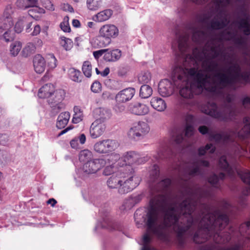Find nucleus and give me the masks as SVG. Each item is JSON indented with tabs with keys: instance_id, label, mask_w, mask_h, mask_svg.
<instances>
[{
	"instance_id": "obj_13",
	"label": "nucleus",
	"mask_w": 250,
	"mask_h": 250,
	"mask_svg": "<svg viewBox=\"0 0 250 250\" xmlns=\"http://www.w3.org/2000/svg\"><path fill=\"white\" fill-rule=\"evenodd\" d=\"M106 126L103 121L96 120L90 127V135L92 138L97 139L101 136L105 132Z\"/></svg>"
},
{
	"instance_id": "obj_2",
	"label": "nucleus",
	"mask_w": 250,
	"mask_h": 250,
	"mask_svg": "<svg viewBox=\"0 0 250 250\" xmlns=\"http://www.w3.org/2000/svg\"><path fill=\"white\" fill-rule=\"evenodd\" d=\"M171 183L169 178H166L157 183L151 189L152 195L149 202V208L146 222V233L143 238L142 250H154L149 245L151 240L150 235L159 239H165L172 228L178 245L182 247L187 237L191 236L193 230L198 228L193 237L195 243L200 244L207 241L213 236V240L218 244H225L230 240L229 232L220 234L218 231L224 229L229 223L228 216L218 211L211 213L206 205H201L202 210L194 219L191 214L195 207L200 203V199L207 196V193L200 189L195 192L185 183L183 189L176 195L173 204L168 208L166 207L165 196L161 193L167 190Z\"/></svg>"
},
{
	"instance_id": "obj_40",
	"label": "nucleus",
	"mask_w": 250,
	"mask_h": 250,
	"mask_svg": "<svg viewBox=\"0 0 250 250\" xmlns=\"http://www.w3.org/2000/svg\"><path fill=\"white\" fill-rule=\"evenodd\" d=\"M82 70L83 74L87 78L91 76L92 65L88 61H85L83 65Z\"/></svg>"
},
{
	"instance_id": "obj_15",
	"label": "nucleus",
	"mask_w": 250,
	"mask_h": 250,
	"mask_svg": "<svg viewBox=\"0 0 250 250\" xmlns=\"http://www.w3.org/2000/svg\"><path fill=\"white\" fill-rule=\"evenodd\" d=\"M99 35L108 39H114L119 35L118 28L114 24H106L103 25L99 30Z\"/></svg>"
},
{
	"instance_id": "obj_51",
	"label": "nucleus",
	"mask_w": 250,
	"mask_h": 250,
	"mask_svg": "<svg viewBox=\"0 0 250 250\" xmlns=\"http://www.w3.org/2000/svg\"><path fill=\"white\" fill-rule=\"evenodd\" d=\"M122 157L117 153H112L109 156L108 160L114 163L118 162V163L120 162Z\"/></svg>"
},
{
	"instance_id": "obj_18",
	"label": "nucleus",
	"mask_w": 250,
	"mask_h": 250,
	"mask_svg": "<svg viewBox=\"0 0 250 250\" xmlns=\"http://www.w3.org/2000/svg\"><path fill=\"white\" fill-rule=\"evenodd\" d=\"M229 156L223 155L219 160V166L223 170L226 171L229 175L232 176L235 172L231 166V162L229 160Z\"/></svg>"
},
{
	"instance_id": "obj_17",
	"label": "nucleus",
	"mask_w": 250,
	"mask_h": 250,
	"mask_svg": "<svg viewBox=\"0 0 250 250\" xmlns=\"http://www.w3.org/2000/svg\"><path fill=\"white\" fill-rule=\"evenodd\" d=\"M134 88H127L119 92L116 96L115 99L117 103H125L131 100L134 95Z\"/></svg>"
},
{
	"instance_id": "obj_62",
	"label": "nucleus",
	"mask_w": 250,
	"mask_h": 250,
	"mask_svg": "<svg viewBox=\"0 0 250 250\" xmlns=\"http://www.w3.org/2000/svg\"><path fill=\"white\" fill-rule=\"evenodd\" d=\"M41 32V27L39 25H36L35 26L34 31L32 33V36H36L38 35Z\"/></svg>"
},
{
	"instance_id": "obj_60",
	"label": "nucleus",
	"mask_w": 250,
	"mask_h": 250,
	"mask_svg": "<svg viewBox=\"0 0 250 250\" xmlns=\"http://www.w3.org/2000/svg\"><path fill=\"white\" fill-rule=\"evenodd\" d=\"M49 60H50V61L48 62L49 65L51 68H55L56 66V65H57V64H56L57 60H56V59L55 58L54 55H51Z\"/></svg>"
},
{
	"instance_id": "obj_43",
	"label": "nucleus",
	"mask_w": 250,
	"mask_h": 250,
	"mask_svg": "<svg viewBox=\"0 0 250 250\" xmlns=\"http://www.w3.org/2000/svg\"><path fill=\"white\" fill-rule=\"evenodd\" d=\"M26 4H21V2L19 5V8L21 9H25L29 7H37L38 4V0H25Z\"/></svg>"
},
{
	"instance_id": "obj_4",
	"label": "nucleus",
	"mask_w": 250,
	"mask_h": 250,
	"mask_svg": "<svg viewBox=\"0 0 250 250\" xmlns=\"http://www.w3.org/2000/svg\"><path fill=\"white\" fill-rule=\"evenodd\" d=\"M235 99V94L227 93L224 96L219 107L215 103L209 102L202 107V110L206 114L220 121H232L242 112L241 107L233 103Z\"/></svg>"
},
{
	"instance_id": "obj_63",
	"label": "nucleus",
	"mask_w": 250,
	"mask_h": 250,
	"mask_svg": "<svg viewBox=\"0 0 250 250\" xmlns=\"http://www.w3.org/2000/svg\"><path fill=\"white\" fill-rule=\"evenodd\" d=\"M34 44L36 47L37 46L38 47H41L42 46L43 42H42V41L41 39L36 38V39H35V40L34 41Z\"/></svg>"
},
{
	"instance_id": "obj_39",
	"label": "nucleus",
	"mask_w": 250,
	"mask_h": 250,
	"mask_svg": "<svg viewBox=\"0 0 250 250\" xmlns=\"http://www.w3.org/2000/svg\"><path fill=\"white\" fill-rule=\"evenodd\" d=\"M111 40L106 38L100 37L95 41L96 45L100 48L104 47L111 43Z\"/></svg>"
},
{
	"instance_id": "obj_41",
	"label": "nucleus",
	"mask_w": 250,
	"mask_h": 250,
	"mask_svg": "<svg viewBox=\"0 0 250 250\" xmlns=\"http://www.w3.org/2000/svg\"><path fill=\"white\" fill-rule=\"evenodd\" d=\"M60 43L66 50H69L72 47L73 42L71 40L64 37L60 38Z\"/></svg>"
},
{
	"instance_id": "obj_21",
	"label": "nucleus",
	"mask_w": 250,
	"mask_h": 250,
	"mask_svg": "<svg viewBox=\"0 0 250 250\" xmlns=\"http://www.w3.org/2000/svg\"><path fill=\"white\" fill-rule=\"evenodd\" d=\"M171 154V150L168 146L165 144H162L158 149L156 158L161 160L170 159Z\"/></svg>"
},
{
	"instance_id": "obj_3",
	"label": "nucleus",
	"mask_w": 250,
	"mask_h": 250,
	"mask_svg": "<svg viewBox=\"0 0 250 250\" xmlns=\"http://www.w3.org/2000/svg\"><path fill=\"white\" fill-rule=\"evenodd\" d=\"M238 3V6L233 12V19L225 31H236L237 36L238 31L241 30L245 36L250 35V0H213L209 4V10L207 13L199 15L198 21L205 23L213 16L210 21L209 27L213 29H221L230 22L229 19L228 7Z\"/></svg>"
},
{
	"instance_id": "obj_34",
	"label": "nucleus",
	"mask_w": 250,
	"mask_h": 250,
	"mask_svg": "<svg viewBox=\"0 0 250 250\" xmlns=\"http://www.w3.org/2000/svg\"><path fill=\"white\" fill-rule=\"evenodd\" d=\"M86 7L90 11H96L101 8L102 0H86Z\"/></svg>"
},
{
	"instance_id": "obj_45",
	"label": "nucleus",
	"mask_w": 250,
	"mask_h": 250,
	"mask_svg": "<svg viewBox=\"0 0 250 250\" xmlns=\"http://www.w3.org/2000/svg\"><path fill=\"white\" fill-rule=\"evenodd\" d=\"M151 79L150 73L148 72H145L140 74L138 77V80L140 83H146L149 82Z\"/></svg>"
},
{
	"instance_id": "obj_47",
	"label": "nucleus",
	"mask_w": 250,
	"mask_h": 250,
	"mask_svg": "<svg viewBox=\"0 0 250 250\" xmlns=\"http://www.w3.org/2000/svg\"><path fill=\"white\" fill-rule=\"evenodd\" d=\"M143 198V194H140L136 195H132L129 198L128 201L131 204V206H133L135 204L139 203L142 200Z\"/></svg>"
},
{
	"instance_id": "obj_48",
	"label": "nucleus",
	"mask_w": 250,
	"mask_h": 250,
	"mask_svg": "<svg viewBox=\"0 0 250 250\" xmlns=\"http://www.w3.org/2000/svg\"><path fill=\"white\" fill-rule=\"evenodd\" d=\"M60 27L65 32H69L70 31L71 29L68 23V17L67 16L64 17L63 21L61 23Z\"/></svg>"
},
{
	"instance_id": "obj_61",
	"label": "nucleus",
	"mask_w": 250,
	"mask_h": 250,
	"mask_svg": "<svg viewBox=\"0 0 250 250\" xmlns=\"http://www.w3.org/2000/svg\"><path fill=\"white\" fill-rule=\"evenodd\" d=\"M62 9L64 11H68L71 13L74 12L73 7L69 4H64L62 7Z\"/></svg>"
},
{
	"instance_id": "obj_25",
	"label": "nucleus",
	"mask_w": 250,
	"mask_h": 250,
	"mask_svg": "<svg viewBox=\"0 0 250 250\" xmlns=\"http://www.w3.org/2000/svg\"><path fill=\"white\" fill-rule=\"evenodd\" d=\"M152 107L158 111H164L167 108L165 101L159 97H153L150 101Z\"/></svg>"
},
{
	"instance_id": "obj_29",
	"label": "nucleus",
	"mask_w": 250,
	"mask_h": 250,
	"mask_svg": "<svg viewBox=\"0 0 250 250\" xmlns=\"http://www.w3.org/2000/svg\"><path fill=\"white\" fill-rule=\"evenodd\" d=\"M65 91L62 89H59L55 92L54 97L50 98L49 99H54V103L59 104L58 107L60 108H63L64 105L62 103V101L65 97Z\"/></svg>"
},
{
	"instance_id": "obj_20",
	"label": "nucleus",
	"mask_w": 250,
	"mask_h": 250,
	"mask_svg": "<svg viewBox=\"0 0 250 250\" xmlns=\"http://www.w3.org/2000/svg\"><path fill=\"white\" fill-rule=\"evenodd\" d=\"M94 115L96 120H100L104 123L105 120L109 119L111 116L110 110L104 107H99L94 109Z\"/></svg>"
},
{
	"instance_id": "obj_26",
	"label": "nucleus",
	"mask_w": 250,
	"mask_h": 250,
	"mask_svg": "<svg viewBox=\"0 0 250 250\" xmlns=\"http://www.w3.org/2000/svg\"><path fill=\"white\" fill-rule=\"evenodd\" d=\"M123 182L122 174L116 173L112 175L107 181V185L110 188H116Z\"/></svg>"
},
{
	"instance_id": "obj_10",
	"label": "nucleus",
	"mask_w": 250,
	"mask_h": 250,
	"mask_svg": "<svg viewBox=\"0 0 250 250\" xmlns=\"http://www.w3.org/2000/svg\"><path fill=\"white\" fill-rule=\"evenodd\" d=\"M128 177L122 176L123 182L120 184L118 192L120 194H125L137 187L141 181L140 178L132 173L128 172Z\"/></svg>"
},
{
	"instance_id": "obj_59",
	"label": "nucleus",
	"mask_w": 250,
	"mask_h": 250,
	"mask_svg": "<svg viewBox=\"0 0 250 250\" xmlns=\"http://www.w3.org/2000/svg\"><path fill=\"white\" fill-rule=\"evenodd\" d=\"M199 131L203 135L208 134L210 136V133H211V132L209 131L208 127L205 125H202L200 126L198 128Z\"/></svg>"
},
{
	"instance_id": "obj_27",
	"label": "nucleus",
	"mask_w": 250,
	"mask_h": 250,
	"mask_svg": "<svg viewBox=\"0 0 250 250\" xmlns=\"http://www.w3.org/2000/svg\"><path fill=\"white\" fill-rule=\"evenodd\" d=\"M70 118V114L68 112L61 113L58 116L56 126L58 129L63 128L67 124Z\"/></svg>"
},
{
	"instance_id": "obj_55",
	"label": "nucleus",
	"mask_w": 250,
	"mask_h": 250,
	"mask_svg": "<svg viewBox=\"0 0 250 250\" xmlns=\"http://www.w3.org/2000/svg\"><path fill=\"white\" fill-rule=\"evenodd\" d=\"M42 5L47 9L54 10V8L53 4L49 0H43L42 1Z\"/></svg>"
},
{
	"instance_id": "obj_44",
	"label": "nucleus",
	"mask_w": 250,
	"mask_h": 250,
	"mask_svg": "<svg viewBox=\"0 0 250 250\" xmlns=\"http://www.w3.org/2000/svg\"><path fill=\"white\" fill-rule=\"evenodd\" d=\"M91 156V152L87 149H84L80 152L79 154V160L82 162H85L90 159Z\"/></svg>"
},
{
	"instance_id": "obj_56",
	"label": "nucleus",
	"mask_w": 250,
	"mask_h": 250,
	"mask_svg": "<svg viewBox=\"0 0 250 250\" xmlns=\"http://www.w3.org/2000/svg\"><path fill=\"white\" fill-rule=\"evenodd\" d=\"M114 173V168L112 166L106 167L103 171V174L105 176H108Z\"/></svg>"
},
{
	"instance_id": "obj_5",
	"label": "nucleus",
	"mask_w": 250,
	"mask_h": 250,
	"mask_svg": "<svg viewBox=\"0 0 250 250\" xmlns=\"http://www.w3.org/2000/svg\"><path fill=\"white\" fill-rule=\"evenodd\" d=\"M181 163L174 164L171 169L175 174H177L181 180L187 181V178L184 175L188 174V176L201 175L203 173V167H208L209 163L208 161L199 159H194L186 168L181 166Z\"/></svg>"
},
{
	"instance_id": "obj_38",
	"label": "nucleus",
	"mask_w": 250,
	"mask_h": 250,
	"mask_svg": "<svg viewBox=\"0 0 250 250\" xmlns=\"http://www.w3.org/2000/svg\"><path fill=\"white\" fill-rule=\"evenodd\" d=\"M74 114L72 119V122L74 124H77L81 122L83 119V114L80 108L78 106L74 107Z\"/></svg>"
},
{
	"instance_id": "obj_14",
	"label": "nucleus",
	"mask_w": 250,
	"mask_h": 250,
	"mask_svg": "<svg viewBox=\"0 0 250 250\" xmlns=\"http://www.w3.org/2000/svg\"><path fill=\"white\" fill-rule=\"evenodd\" d=\"M104 161L102 159H96L92 161H89L85 163L83 169L86 174H93L97 172L104 166Z\"/></svg>"
},
{
	"instance_id": "obj_31",
	"label": "nucleus",
	"mask_w": 250,
	"mask_h": 250,
	"mask_svg": "<svg viewBox=\"0 0 250 250\" xmlns=\"http://www.w3.org/2000/svg\"><path fill=\"white\" fill-rule=\"evenodd\" d=\"M225 175L221 172L219 175L215 174L211 175L208 179V182L214 187L218 188L219 187V181L224 179Z\"/></svg>"
},
{
	"instance_id": "obj_24",
	"label": "nucleus",
	"mask_w": 250,
	"mask_h": 250,
	"mask_svg": "<svg viewBox=\"0 0 250 250\" xmlns=\"http://www.w3.org/2000/svg\"><path fill=\"white\" fill-rule=\"evenodd\" d=\"M54 92V87L51 83H47L42 86L38 92V96L40 98H49Z\"/></svg>"
},
{
	"instance_id": "obj_37",
	"label": "nucleus",
	"mask_w": 250,
	"mask_h": 250,
	"mask_svg": "<svg viewBox=\"0 0 250 250\" xmlns=\"http://www.w3.org/2000/svg\"><path fill=\"white\" fill-rule=\"evenodd\" d=\"M159 168L156 165H154L149 171L150 182H154L159 176Z\"/></svg>"
},
{
	"instance_id": "obj_52",
	"label": "nucleus",
	"mask_w": 250,
	"mask_h": 250,
	"mask_svg": "<svg viewBox=\"0 0 250 250\" xmlns=\"http://www.w3.org/2000/svg\"><path fill=\"white\" fill-rule=\"evenodd\" d=\"M122 103H117L114 106L113 109L116 113H120L123 112L125 109V106L122 104Z\"/></svg>"
},
{
	"instance_id": "obj_12",
	"label": "nucleus",
	"mask_w": 250,
	"mask_h": 250,
	"mask_svg": "<svg viewBox=\"0 0 250 250\" xmlns=\"http://www.w3.org/2000/svg\"><path fill=\"white\" fill-rule=\"evenodd\" d=\"M5 29H7L3 34V38L6 42H12L10 47V53L11 56L15 57L16 50V42L14 41L16 38V25H13L9 26V25L5 26Z\"/></svg>"
},
{
	"instance_id": "obj_6",
	"label": "nucleus",
	"mask_w": 250,
	"mask_h": 250,
	"mask_svg": "<svg viewBox=\"0 0 250 250\" xmlns=\"http://www.w3.org/2000/svg\"><path fill=\"white\" fill-rule=\"evenodd\" d=\"M147 161V158L142 157L135 151H129L125 152L122 156L121 160L117 165L120 167H126V170L131 174L135 173L134 166H138L145 164Z\"/></svg>"
},
{
	"instance_id": "obj_7",
	"label": "nucleus",
	"mask_w": 250,
	"mask_h": 250,
	"mask_svg": "<svg viewBox=\"0 0 250 250\" xmlns=\"http://www.w3.org/2000/svg\"><path fill=\"white\" fill-rule=\"evenodd\" d=\"M244 119H243V120ZM243 123H244L243 122ZM244 125L245 124L243 123ZM245 126V125H244ZM244 126L242 128L240 131H238L237 130L230 129L226 132L222 134L221 133H213L212 132L210 133V138L211 140H213L217 143H225L229 141H230L231 137L238 136L240 138H244L247 135L250 134H247L246 132L243 130Z\"/></svg>"
},
{
	"instance_id": "obj_35",
	"label": "nucleus",
	"mask_w": 250,
	"mask_h": 250,
	"mask_svg": "<svg viewBox=\"0 0 250 250\" xmlns=\"http://www.w3.org/2000/svg\"><path fill=\"white\" fill-rule=\"evenodd\" d=\"M68 72L69 76L72 81L77 83L82 82L83 76L79 70L71 68L69 69Z\"/></svg>"
},
{
	"instance_id": "obj_1",
	"label": "nucleus",
	"mask_w": 250,
	"mask_h": 250,
	"mask_svg": "<svg viewBox=\"0 0 250 250\" xmlns=\"http://www.w3.org/2000/svg\"><path fill=\"white\" fill-rule=\"evenodd\" d=\"M188 23L176 33L183 66H176L172 77L185 99L205 90L215 94L229 87L236 90L250 84V38L237 36L236 31L212 34L210 21Z\"/></svg>"
},
{
	"instance_id": "obj_16",
	"label": "nucleus",
	"mask_w": 250,
	"mask_h": 250,
	"mask_svg": "<svg viewBox=\"0 0 250 250\" xmlns=\"http://www.w3.org/2000/svg\"><path fill=\"white\" fill-rule=\"evenodd\" d=\"M174 91L172 83L167 79L161 81L158 85L159 93L163 97H168Z\"/></svg>"
},
{
	"instance_id": "obj_57",
	"label": "nucleus",
	"mask_w": 250,
	"mask_h": 250,
	"mask_svg": "<svg viewBox=\"0 0 250 250\" xmlns=\"http://www.w3.org/2000/svg\"><path fill=\"white\" fill-rule=\"evenodd\" d=\"M108 50V49H104L94 51L93 52V56L95 59H98L102 56L104 53L106 52Z\"/></svg>"
},
{
	"instance_id": "obj_28",
	"label": "nucleus",
	"mask_w": 250,
	"mask_h": 250,
	"mask_svg": "<svg viewBox=\"0 0 250 250\" xmlns=\"http://www.w3.org/2000/svg\"><path fill=\"white\" fill-rule=\"evenodd\" d=\"M113 12L110 9H106L97 13L94 20L97 22H103L108 20L112 16Z\"/></svg>"
},
{
	"instance_id": "obj_30",
	"label": "nucleus",
	"mask_w": 250,
	"mask_h": 250,
	"mask_svg": "<svg viewBox=\"0 0 250 250\" xmlns=\"http://www.w3.org/2000/svg\"><path fill=\"white\" fill-rule=\"evenodd\" d=\"M121 56V51L115 49L110 52H107L104 56V59L108 62H114L119 60Z\"/></svg>"
},
{
	"instance_id": "obj_22",
	"label": "nucleus",
	"mask_w": 250,
	"mask_h": 250,
	"mask_svg": "<svg viewBox=\"0 0 250 250\" xmlns=\"http://www.w3.org/2000/svg\"><path fill=\"white\" fill-rule=\"evenodd\" d=\"M15 10V7L14 6H12L10 5H8L6 6L3 13L4 24L6 25H9V26H10L14 25L13 17L14 15Z\"/></svg>"
},
{
	"instance_id": "obj_50",
	"label": "nucleus",
	"mask_w": 250,
	"mask_h": 250,
	"mask_svg": "<svg viewBox=\"0 0 250 250\" xmlns=\"http://www.w3.org/2000/svg\"><path fill=\"white\" fill-rule=\"evenodd\" d=\"M26 22V19L24 18L19 20L17 22V33H20L22 31L24 25Z\"/></svg>"
},
{
	"instance_id": "obj_46",
	"label": "nucleus",
	"mask_w": 250,
	"mask_h": 250,
	"mask_svg": "<svg viewBox=\"0 0 250 250\" xmlns=\"http://www.w3.org/2000/svg\"><path fill=\"white\" fill-rule=\"evenodd\" d=\"M240 104L242 107L245 109H250V96H244L240 100Z\"/></svg>"
},
{
	"instance_id": "obj_54",
	"label": "nucleus",
	"mask_w": 250,
	"mask_h": 250,
	"mask_svg": "<svg viewBox=\"0 0 250 250\" xmlns=\"http://www.w3.org/2000/svg\"><path fill=\"white\" fill-rule=\"evenodd\" d=\"M113 223L107 219L104 221V223L102 225V228H107L110 230L115 229V228L113 226Z\"/></svg>"
},
{
	"instance_id": "obj_32",
	"label": "nucleus",
	"mask_w": 250,
	"mask_h": 250,
	"mask_svg": "<svg viewBox=\"0 0 250 250\" xmlns=\"http://www.w3.org/2000/svg\"><path fill=\"white\" fill-rule=\"evenodd\" d=\"M239 249L240 246L238 245L228 248H224L216 245H208L203 246L201 250H239Z\"/></svg>"
},
{
	"instance_id": "obj_53",
	"label": "nucleus",
	"mask_w": 250,
	"mask_h": 250,
	"mask_svg": "<svg viewBox=\"0 0 250 250\" xmlns=\"http://www.w3.org/2000/svg\"><path fill=\"white\" fill-rule=\"evenodd\" d=\"M101 88V84L97 81L94 82L91 86V90L95 93H98L100 91Z\"/></svg>"
},
{
	"instance_id": "obj_19",
	"label": "nucleus",
	"mask_w": 250,
	"mask_h": 250,
	"mask_svg": "<svg viewBox=\"0 0 250 250\" xmlns=\"http://www.w3.org/2000/svg\"><path fill=\"white\" fill-rule=\"evenodd\" d=\"M131 112L137 115H144L149 112V107L145 104L140 103L132 104L130 105Z\"/></svg>"
},
{
	"instance_id": "obj_64",
	"label": "nucleus",
	"mask_w": 250,
	"mask_h": 250,
	"mask_svg": "<svg viewBox=\"0 0 250 250\" xmlns=\"http://www.w3.org/2000/svg\"><path fill=\"white\" fill-rule=\"evenodd\" d=\"M78 139H75L70 141L71 146L73 148H77L78 146Z\"/></svg>"
},
{
	"instance_id": "obj_8",
	"label": "nucleus",
	"mask_w": 250,
	"mask_h": 250,
	"mask_svg": "<svg viewBox=\"0 0 250 250\" xmlns=\"http://www.w3.org/2000/svg\"><path fill=\"white\" fill-rule=\"evenodd\" d=\"M149 130V126L146 122L139 121L133 124L129 130L127 135L130 139L138 140L143 138Z\"/></svg>"
},
{
	"instance_id": "obj_23",
	"label": "nucleus",
	"mask_w": 250,
	"mask_h": 250,
	"mask_svg": "<svg viewBox=\"0 0 250 250\" xmlns=\"http://www.w3.org/2000/svg\"><path fill=\"white\" fill-rule=\"evenodd\" d=\"M33 64L35 71L38 73H42L45 69L44 59L40 55H36L33 59Z\"/></svg>"
},
{
	"instance_id": "obj_42",
	"label": "nucleus",
	"mask_w": 250,
	"mask_h": 250,
	"mask_svg": "<svg viewBox=\"0 0 250 250\" xmlns=\"http://www.w3.org/2000/svg\"><path fill=\"white\" fill-rule=\"evenodd\" d=\"M215 149V147L212 144H207L205 147H202L199 149V155H204L207 151L212 153L214 152Z\"/></svg>"
},
{
	"instance_id": "obj_36",
	"label": "nucleus",
	"mask_w": 250,
	"mask_h": 250,
	"mask_svg": "<svg viewBox=\"0 0 250 250\" xmlns=\"http://www.w3.org/2000/svg\"><path fill=\"white\" fill-rule=\"evenodd\" d=\"M152 94V89L148 85H143L140 88V96L144 99L148 98Z\"/></svg>"
},
{
	"instance_id": "obj_11",
	"label": "nucleus",
	"mask_w": 250,
	"mask_h": 250,
	"mask_svg": "<svg viewBox=\"0 0 250 250\" xmlns=\"http://www.w3.org/2000/svg\"><path fill=\"white\" fill-rule=\"evenodd\" d=\"M193 127L187 125L185 129L174 128L171 133V139L177 145L181 144L185 140V137H189L193 134Z\"/></svg>"
},
{
	"instance_id": "obj_9",
	"label": "nucleus",
	"mask_w": 250,
	"mask_h": 250,
	"mask_svg": "<svg viewBox=\"0 0 250 250\" xmlns=\"http://www.w3.org/2000/svg\"><path fill=\"white\" fill-rule=\"evenodd\" d=\"M119 146L117 141L108 139L98 141L94 145L93 148L97 153L104 154L115 151Z\"/></svg>"
},
{
	"instance_id": "obj_58",
	"label": "nucleus",
	"mask_w": 250,
	"mask_h": 250,
	"mask_svg": "<svg viewBox=\"0 0 250 250\" xmlns=\"http://www.w3.org/2000/svg\"><path fill=\"white\" fill-rule=\"evenodd\" d=\"M9 141L8 136L6 134H0V145L5 146Z\"/></svg>"
},
{
	"instance_id": "obj_33",
	"label": "nucleus",
	"mask_w": 250,
	"mask_h": 250,
	"mask_svg": "<svg viewBox=\"0 0 250 250\" xmlns=\"http://www.w3.org/2000/svg\"><path fill=\"white\" fill-rule=\"evenodd\" d=\"M36 47L32 42H28L23 48L21 54L22 57L27 58L36 52Z\"/></svg>"
},
{
	"instance_id": "obj_49",
	"label": "nucleus",
	"mask_w": 250,
	"mask_h": 250,
	"mask_svg": "<svg viewBox=\"0 0 250 250\" xmlns=\"http://www.w3.org/2000/svg\"><path fill=\"white\" fill-rule=\"evenodd\" d=\"M48 102L50 107L52 108V112L54 114L58 113L62 108H60L58 107L59 104L57 103H54V99H49Z\"/></svg>"
}]
</instances>
